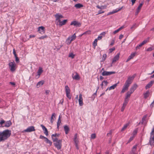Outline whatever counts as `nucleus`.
<instances>
[{"mask_svg": "<svg viewBox=\"0 0 154 154\" xmlns=\"http://www.w3.org/2000/svg\"><path fill=\"white\" fill-rule=\"evenodd\" d=\"M11 134V131L9 130H5L0 132V142L4 141L9 138Z\"/></svg>", "mask_w": 154, "mask_h": 154, "instance_id": "f257e3e1", "label": "nucleus"}, {"mask_svg": "<svg viewBox=\"0 0 154 154\" xmlns=\"http://www.w3.org/2000/svg\"><path fill=\"white\" fill-rule=\"evenodd\" d=\"M134 77V75L128 77V79L126 81L123 88L121 91V93H124L125 91L127 90L128 89V87L130 86V85L132 83Z\"/></svg>", "mask_w": 154, "mask_h": 154, "instance_id": "f03ea898", "label": "nucleus"}, {"mask_svg": "<svg viewBox=\"0 0 154 154\" xmlns=\"http://www.w3.org/2000/svg\"><path fill=\"white\" fill-rule=\"evenodd\" d=\"M53 141L54 142V144L55 147L58 150L60 149L62 146V140H59L57 138H55Z\"/></svg>", "mask_w": 154, "mask_h": 154, "instance_id": "7ed1b4c3", "label": "nucleus"}, {"mask_svg": "<svg viewBox=\"0 0 154 154\" xmlns=\"http://www.w3.org/2000/svg\"><path fill=\"white\" fill-rule=\"evenodd\" d=\"M8 65L10 69L11 72H14L15 70L16 64L14 61L10 62L8 64Z\"/></svg>", "mask_w": 154, "mask_h": 154, "instance_id": "20e7f679", "label": "nucleus"}, {"mask_svg": "<svg viewBox=\"0 0 154 154\" xmlns=\"http://www.w3.org/2000/svg\"><path fill=\"white\" fill-rule=\"evenodd\" d=\"M35 131L34 127L33 126H31L28 127L26 129L24 130L23 132H29Z\"/></svg>", "mask_w": 154, "mask_h": 154, "instance_id": "39448f33", "label": "nucleus"}, {"mask_svg": "<svg viewBox=\"0 0 154 154\" xmlns=\"http://www.w3.org/2000/svg\"><path fill=\"white\" fill-rule=\"evenodd\" d=\"M115 73V72L114 71L107 72L104 71L102 73V75L103 76H107L111 75Z\"/></svg>", "mask_w": 154, "mask_h": 154, "instance_id": "423d86ee", "label": "nucleus"}, {"mask_svg": "<svg viewBox=\"0 0 154 154\" xmlns=\"http://www.w3.org/2000/svg\"><path fill=\"white\" fill-rule=\"evenodd\" d=\"M143 2L140 4L137 8L135 12V15H137L138 14V13L140 12L141 8L143 5Z\"/></svg>", "mask_w": 154, "mask_h": 154, "instance_id": "0eeeda50", "label": "nucleus"}, {"mask_svg": "<svg viewBox=\"0 0 154 154\" xmlns=\"http://www.w3.org/2000/svg\"><path fill=\"white\" fill-rule=\"evenodd\" d=\"M79 104L80 106H82L83 105L82 95L80 94L79 95Z\"/></svg>", "mask_w": 154, "mask_h": 154, "instance_id": "6e6552de", "label": "nucleus"}, {"mask_svg": "<svg viewBox=\"0 0 154 154\" xmlns=\"http://www.w3.org/2000/svg\"><path fill=\"white\" fill-rule=\"evenodd\" d=\"M54 16L56 18V20H58V21L60 20V19L63 17V16L59 13L56 14Z\"/></svg>", "mask_w": 154, "mask_h": 154, "instance_id": "1a4fd4ad", "label": "nucleus"}, {"mask_svg": "<svg viewBox=\"0 0 154 154\" xmlns=\"http://www.w3.org/2000/svg\"><path fill=\"white\" fill-rule=\"evenodd\" d=\"M119 53L118 54H117L112 59V63L116 62L119 59Z\"/></svg>", "mask_w": 154, "mask_h": 154, "instance_id": "9d476101", "label": "nucleus"}, {"mask_svg": "<svg viewBox=\"0 0 154 154\" xmlns=\"http://www.w3.org/2000/svg\"><path fill=\"white\" fill-rule=\"evenodd\" d=\"M154 83V81H151L145 87L146 89H147L151 87Z\"/></svg>", "mask_w": 154, "mask_h": 154, "instance_id": "9b49d317", "label": "nucleus"}, {"mask_svg": "<svg viewBox=\"0 0 154 154\" xmlns=\"http://www.w3.org/2000/svg\"><path fill=\"white\" fill-rule=\"evenodd\" d=\"M38 31L42 34H44L45 32V28L42 26L39 27Z\"/></svg>", "mask_w": 154, "mask_h": 154, "instance_id": "f8f14e48", "label": "nucleus"}, {"mask_svg": "<svg viewBox=\"0 0 154 154\" xmlns=\"http://www.w3.org/2000/svg\"><path fill=\"white\" fill-rule=\"evenodd\" d=\"M137 84H134L130 89L129 91L133 93L137 88Z\"/></svg>", "mask_w": 154, "mask_h": 154, "instance_id": "ddd939ff", "label": "nucleus"}, {"mask_svg": "<svg viewBox=\"0 0 154 154\" xmlns=\"http://www.w3.org/2000/svg\"><path fill=\"white\" fill-rule=\"evenodd\" d=\"M122 8V7H121V8H120L118 10L115 9V10H113L112 11L108 13L107 14V15H111V14H113L117 13V12L120 11Z\"/></svg>", "mask_w": 154, "mask_h": 154, "instance_id": "4468645a", "label": "nucleus"}, {"mask_svg": "<svg viewBox=\"0 0 154 154\" xmlns=\"http://www.w3.org/2000/svg\"><path fill=\"white\" fill-rule=\"evenodd\" d=\"M41 126L42 127L43 130L44 131V133L47 136L48 135V132L47 128H46V127L42 125H41Z\"/></svg>", "mask_w": 154, "mask_h": 154, "instance_id": "2eb2a0df", "label": "nucleus"}, {"mask_svg": "<svg viewBox=\"0 0 154 154\" xmlns=\"http://www.w3.org/2000/svg\"><path fill=\"white\" fill-rule=\"evenodd\" d=\"M154 137H152L151 136L150 138L149 141V144L151 146H154Z\"/></svg>", "mask_w": 154, "mask_h": 154, "instance_id": "dca6fc26", "label": "nucleus"}, {"mask_svg": "<svg viewBox=\"0 0 154 154\" xmlns=\"http://www.w3.org/2000/svg\"><path fill=\"white\" fill-rule=\"evenodd\" d=\"M67 21V20H64L62 21H60V20H59L58 21L59 22V25L60 26L64 25L66 23Z\"/></svg>", "mask_w": 154, "mask_h": 154, "instance_id": "f3484780", "label": "nucleus"}, {"mask_svg": "<svg viewBox=\"0 0 154 154\" xmlns=\"http://www.w3.org/2000/svg\"><path fill=\"white\" fill-rule=\"evenodd\" d=\"M64 128L66 134H67L69 131V129L67 125H65L64 126Z\"/></svg>", "mask_w": 154, "mask_h": 154, "instance_id": "a211bd4d", "label": "nucleus"}, {"mask_svg": "<svg viewBox=\"0 0 154 154\" xmlns=\"http://www.w3.org/2000/svg\"><path fill=\"white\" fill-rule=\"evenodd\" d=\"M61 116H59L58 121H57V128L58 129L59 128V126L60 125V124L61 123Z\"/></svg>", "mask_w": 154, "mask_h": 154, "instance_id": "6ab92c4d", "label": "nucleus"}, {"mask_svg": "<svg viewBox=\"0 0 154 154\" xmlns=\"http://www.w3.org/2000/svg\"><path fill=\"white\" fill-rule=\"evenodd\" d=\"M44 83V81L43 80L39 82L36 85V86L37 88H39L40 86L42 85Z\"/></svg>", "mask_w": 154, "mask_h": 154, "instance_id": "aec40b11", "label": "nucleus"}, {"mask_svg": "<svg viewBox=\"0 0 154 154\" xmlns=\"http://www.w3.org/2000/svg\"><path fill=\"white\" fill-rule=\"evenodd\" d=\"M11 122L10 121H7L5 123V126L6 127H8L11 125Z\"/></svg>", "mask_w": 154, "mask_h": 154, "instance_id": "412c9836", "label": "nucleus"}, {"mask_svg": "<svg viewBox=\"0 0 154 154\" xmlns=\"http://www.w3.org/2000/svg\"><path fill=\"white\" fill-rule=\"evenodd\" d=\"M76 35L75 33L72 35L70 36L69 37L71 39V41H72L74 40L76 38Z\"/></svg>", "mask_w": 154, "mask_h": 154, "instance_id": "4be33fe9", "label": "nucleus"}, {"mask_svg": "<svg viewBox=\"0 0 154 154\" xmlns=\"http://www.w3.org/2000/svg\"><path fill=\"white\" fill-rule=\"evenodd\" d=\"M42 72L43 70L40 67H39L37 72V75L39 76H40L41 74L42 73Z\"/></svg>", "mask_w": 154, "mask_h": 154, "instance_id": "5701e85b", "label": "nucleus"}, {"mask_svg": "<svg viewBox=\"0 0 154 154\" xmlns=\"http://www.w3.org/2000/svg\"><path fill=\"white\" fill-rule=\"evenodd\" d=\"M65 91L66 93H70V90L68 85H66L65 86Z\"/></svg>", "mask_w": 154, "mask_h": 154, "instance_id": "b1692460", "label": "nucleus"}, {"mask_svg": "<svg viewBox=\"0 0 154 154\" xmlns=\"http://www.w3.org/2000/svg\"><path fill=\"white\" fill-rule=\"evenodd\" d=\"M45 141L47 143L49 144V146H51L52 145V142L47 138H45Z\"/></svg>", "mask_w": 154, "mask_h": 154, "instance_id": "393cba45", "label": "nucleus"}, {"mask_svg": "<svg viewBox=\"0 0 154 154\" xmlns=\"http://www.w3.org/2000/svg\"><path fill=\"white\" fill-rule=\"evenodd\" d=\"M146 116H143L142 119V121L141 122V124H145L146 122Z\"/></svg>", "mask_w": 154, "mask_h": 154, "instance_id": "a878e982", "label": "nucleus"}, {"mask_svg": "<svg viewBox=\"0 0 154 154\" xmlns=\"http://www.w3.org/2000/svg\"><path fill=\"white\" fill-rule=\"evenodd\" d=\"M149 91H147L146 93L144 94V98L146 99L149 95Z\"/></svg>", "mask_w": 154, "mask_h": 154, "instance_id": "bb28decb", "label": "nucleus"}, {"mask_svg": "<svg viewBox=\"0 0 154 154\" xmlns=\"http://www.w3.org/2000/svg\"><path fill=\"white\" fill-rule=\"evenodd\" d=\"M117 83H116V84H114V85H112V86L110 87H109V90H111L112 89H114L117 86Z\"/></svg>", "mask_w": 154, "mask_h": 154, "instance_id": "cd10ccee", "label": "nucleus"}, {"mask_svg": "<svg viewBox=\"0 0 154 154\" xmlns=\"http://www.w3.org/2000/svg\"><path fill=\"white\" fill-rule=\"evenodd\" d=\"M96 7L98 9H102L106 8V5H102L101 6H100L99 5H97Z\"/></svg>", "mask_w": 154, "mask_h": 154, "instance_id": "c85d7f7f", "label": "nucleus"}, {"mask_svg": "<svg viewBox=\"0 0 154 154\" xmlns=\"http://www.w3.org/2000/svg\"><path fill=\"white\" fill-rule=\"evenodd\" d=\"M72 41H71V39L69 37L66 40V42L67 44L68 45H69L70 44Z\"/></svg>", "mask_w": 154, "mask_h": 154, "instance_id": "c756f323", "label": "nucleus"}, {"mask_svg": "<svg viewBox=\"0 0 154 154\" xmlns=\"http://www.w3.org/2000/svg\"><path fill=\"white\" fill-rule=\"evenodd\" d=\"M72 77L73 79H77V72H76L73 73Z\"/></svg>", "mask_w": 154, "mask_h": 154, "instance_id": "7c9ffc66", "label": "nucleus"}, {"mask_svg": "<svg viewBox=\"0 0 154 154\" xmlns=\"http://www.w3.org/2000/svg\"><path fill=\"white\" fill-rule=\"evenodd\" d=\"M132 93H131L130 91H128L126 94V96H125V98L128 99V98L130 97L131 94Z\"/></svg>", "mask_w": 154, "mask_h": 154, "instance_id": "2f4dec72", "label": "nucleus"}, {"mask_svg": "<svg viewBox=\"0 0 154 154\" xmlns=\"http://www.w3.org/2000/svg\"><path fill=\"white\" fill-rule=\"evenodd\" d=\"M129 124V123H128L125 125L121 129V131H123L125 130L127 128V127L128 125Z\"/></svg>", "mask_w": 154, "mask_h": 154, "instance_id": "473e14b6", "label": "nucleus"}, {"mask_svg": "<svg viewBox=\"0 0 154 154\" xmlns=\"http://www.w3.org/2000/svg\"><path fill=\"white\" fill-rule=\"evenodd\" d=\"M129 101V99L128 98H125V100L124 102L123 103V105L125 106H126L127 104L128 103Z\"/></svg>", "mask_w": 154, "mask_h": 154, "instance_id": "72a5a7b5", "label": "nucleus"}, {"mask_svg": "<svg viewBox=\"0 0 154 154\" xmlns=\"http://www.w3.org/2000/svg\"><path fill=\"white\" fill-rule=\"evenodd\" d=\"M129 101V99L128 98H125V100L124 102L123 103V105L125 106H126L127 104L128 103Z\"/></svg>", "mask_w": 154, "mask_h": 154, "instance_id": "f704fd0d", "label": "nucleus"}, {"mask_svg": "<svg viewBox=\"0 0 154 154\" xmlns=\"http://www.w3.org/2000/svg\"><path fill=\"white\" fill-rule=\"evenodd\" d=\"M129 101V99L128 98H125V100L124 102L123 103V105L125 106H126L127 104L128 103Z\"/></svg>", "mask_w": 154, "mask_h": 154, "instance_id": "c9c22d12", "label": "nucleus"}, {"mask_svg": "<svg viewBox=\"0 0 154 154\" xmlns=\"http://www.w3.org/2000/svg\"><path fill=\"white\" fill-rule=\"evenodd\" d=\"M136 54L135 52L131 54L128 57L130 58V59H131L135 56Z\"/></svg>", "mask_w": 154, "mask_h": 154, "instance_id": "e433bc0d", "label": "nucleus"}, {"mask_svg": "<svg viewBox=\"0 0 154 154\" xmlns=\"http://www.w3.org/2000/svg\"><path fill=\"white\" fill-rule=\"evenodd\" d=\"M77 136V134H75V137L74 140V141L75 143V145L76 147L77 148V142H76V137Z\"/></svg>", "mask_w": 154, "mask_h": 154, "instance_id": "4c0bfd02", "label": "nucleus"}, {"mask_svg": "<svg viewBox=\"0 0 154 154\" xmlns=\"http://www.w3.org/2000/svg\"><path fill=\"white\" fill-rule=\"evenodd\" d=\"M154 49V47L153 46L149 48H148L146 51H151Z\"/></svg>", "mask_w": 154, "mask_h": 154, "instance_id": "58836bf2", "label": "nucleus"}, {"mask_svg": "<svg viewBox=\"0 0 154 154\" xmlns=\"http://www.w3.org/2000/svg\"><path fill=\"white\" fill-rule=\"evenodd\" d=\"M96 137V134H93L91 135V139H94Z\"/></svg>", "mask_w": 154, "mask_h": 154, "instance_id": "ea45409f", "label": "nucleus"}, {"mask_svg": "<svg viewBox=\"0 0 154 154\" xmlns=\"http://www.w3.org/2000/svg\"><path fill=\"white\" fill-rule=\"evenodd\" d=\"M97 39H95L93 43V45L95 47L97 45Z\"/></svg>", "mask_w": 154, "mask_h": 154, "instance_id": "a19ab883", "label": "nucleus"}, {"mask_svg": "<svg viewBox=\"0 0 154 154\" xmlns=\"http://www.w3.org/2000/svg\"><path fill=\"white\" fill-rule=\"evenodd\" d=\"M70 25H73L74 26H76L77 25V21H73L71 22Z\"/></svg>", "mask_w": 154, "mask_h": 154, "instance_id": "79ce46f5", "label": "nucleus"}, {"mask_svg": "<svg viewBox=\"0 0 154 154\" xmlns=\"http://www.w3.org/2000/svg\"><path fill=\"white\" fill-rule=\"evenodd\" d=\"M106 58V54H104L103 56V57L102 58V61H104Z\"/></svg>", "mask_w": 154, "mask_h": 154, "instance_id": "37998d69", "label": "nucleus"}, {"mask_svg": "<svg viewBox=\"0 0 154 154\" xmlns=\"http://www.w3.org/2000/svg\"><path fill=\"white\" fill-rule=\"evenodd\" d=\"M75 56V55L74 54L72 53H70L69 55V57H71L73 59L74 58Z\"/></svg>", "mask_w": 154, "mask_h": 154, "instance_id": "c03bdc74", "label": "nucleus"}, {"mask_svg": "<svg viewBox=\"0 0 154 154\" xmlns=\"http://www.w3.org/2000/svg\"><path fill=\"white\" fill-rule=\"evenodd\" d=\"M59 134H52L51 135V137L52 138V139L53 140L54 139V137H58V136Z\"/></svg>", "mask_w": 154, "mask_h": 154, "instance_id": "a18cd8bd", "label": "nucleus"}, {"mask_svg": "<svg viewBox=\"0 0 154 154\" xmlns=\"http://www.w3.org/2000/svg\"><path fill=\"white\" fill-rule=\"evenodd\" d=\"M66 96L69 99H70L71 98V96L70 94V93H66Z\"/></svg>", "mask_w": 154, "mask_h": 154, "instance_id": "49530a36", "label": "nucleus"}, {"mask_svg": "<svg viewBox=\"0 0 154 154\" xmlns=\"http://www.w3.org/2000/svg\"><path fill=\"white\" fill-rule=\"evenodd\" d=\"M147 42V40H144L140 44L141 46H143L145 44H146Z\"/></svg>", "mask_w": 154, "mask_h": 154, "instance_id": "de8ad7c7", "label": "nucleus"}, {"mask_svg": "<svg viewBox=\"0 0 154 154\" xmlns=\"http://www.w3.org/2000/svg\"><path fill=\"white\" fill-rule=\"evenodd\" d=\"M137 129H135L134 131H133V136H134L135 135H136L137 133Z\"/></svg>", "mask_w": 154, "mask_h": 154, "instance_id": "09e8293b", "label": "nucleus"}, {"mask_svg": "<svg viewBox=\"0 0 154 154\" xmlns=\"http://www.w3.org/2000/svg\"><path fill=\"white\" fill-rule=\"evenodd\" d=\"M134 136H133L131 137H130L129 139V140L128 143H129L132 140H133V139L134 138Z\"/></svg>", "mask_w": 154, "mask_h": 154, "instance_id": "8fccbe9b", "label": "nucleus"}, {"mask_svg": "<svg viewBox=\"0 0 154 154\" xmlns=\"http://www.w3.org/2000/svg\"><path fill=\"white\" fill-rule=\"evenodd\" d=\"M115 50V48L114 47H113L111 48H110L109 49V53H112L113 51Z\"/></svg>", "mask_w": 154, "mask_h": 154, "instance_id": "3c124183", "label": "nucleus"}, {"mask_svg": "<svg viewBox=\"0 0 154 154\" xmlns=\"http://www.w3.org/2000/svg\"><path fill=\"white\" fill-rule=\"evenodd\" d=\"M15 61L17 63H19L20 62V60L19 58L17 56L15 57Z\"/></svg>", "mask_w": 154, "mask_h": 154, "instance_id": "603ef678", "label": "nucleus"}, {"mask_svg": "<svg viewBox=\"0 0 154 154\" xmlns=\"http://www.w3.org/2000/svg\"><path fill=\"white\" fill-rule=\"evenodd\" d=\"M47 36L46 35L42 36H41L39 38L40 39H44L45 38H47Z\"/></svg>", "mask_w": 154, "mask_h": 154, "instance_id": "864d4df0", "label": "nucleus"}, {"mask_svg": "<svg viewBox=\"0 0 154 154\" xmlns=\"http://www.w3.org/2000/svg\"><path fill=\"white\" fill-rule=\"evenodd\" d=\"M90 33H91V31L90 30L88 31H87L85 32H84V33H83L82 35H80V36H81L83 34H90Z\"/></svg>", "mask_w": 154, "mask_h": 154, "instance_id": "5fc2aeb1", "label": "nucleus"}, {"mask_svg": "<svg viewBox=\"0 0 154 154\" xmlns=\"http://www.w3.org/2000/svg\"><path fill=\"white\" fill-rule=\"evenodd\" d=\"M142 46H141V45L140 44L138 45L136 47V50H137L138 49H140V48H141Z\"/></svg>", "mask_w": 154, "mask_h": 154, "instance_id": "6e6d98bb", "label": "nucleus"}, {"mask_svg": "<svg viewBox=\"0 0 154 154\" xmlns=\"http://www.w3.org/2000/svg\"><path fill=\"white\" fill-rule=\"evenodd\" d=\"M103 82L104 83V85H105L106 86L107 85V84H108V82L106 80V81L104 80Z\"/></svg>", "mask_w": 154, "mask_h": 154, "instance_id": "4d7b16f0", "label": "nucleus"}, {"mask_svg": "<svg viewBox=\"0 0 154 154\" xmlns=\"http://www.w3.org/2000/svg\"><path fill=\"white\" fill-rule=\"evenodd\" d=\"M83 6V5L80 3H78V8H80Z\"/></svg>", "mask_w": 154, "mask_h": 154, "instance_id": "13d9d810", "label": "nucleus"}, {"mask_svg": "<svg viewBox=\"0 0 154 154\" xmlns=\"http://www.w3.org/2000/svg\"><path fill=\"white\" fill-rule=\"evenodd\" d=\"M106 34V32H102L101 33L100 35L102 36H105Z\"/></svg>", "mask_w": 154, "mask_h": 154, "instance_id": "bf43d9fd", "label": "nucleus"}, {"mask_svg": "<svg viewBox=\"0 0 154 154\" xmlns=\"http://www.w3.org/2000/svg\"><path fill=\"white\" fill-rule=\"evenodd\" d=\"M112 130H110L109 132L107 134V136H109L110 135L111 136L112 134Z\"/></svg>", "mask_w": 154, "mask_h": 154, "instance_id": "052dcab7", "label": "nucleus"}, {"mask_svg": "<svg viewBox=\"0 0 154 154\" xmlns=\"http://www.w3.org/2000/svg\"><path fill=\"white\" fill-rule=\"evenodd\" d=\"M126 106H125L124 105H123L121 108V111L123 112Z\"/></svg>", "mask_w": 154, "mask_h": 154, "instance_id": "680f3d73", "label": "nucleus"}, {"mask_svg": "<svg viewBox=\"0 0 154 154\" xmlns=\"http://www.w3.org/2000/svg\"><path fill=\"white\" fill-rule=\"evenodd\" d=\"M103 37V36H100V35L97 38V40H100L102 39V38Z\"/></svg>", "mask_w": 154, "mask_h": 154, "instance_id": "e2e57ef3", "label": "nucleus"}, {"mask_svg": "<svg viewBox=\"0 0 154 154\" xmlns=\"http://www.w3.org/2000/svg\"><path fill=\"white\" fill-rule=\"evenodd\" d=\"M154 133V125L152 129V131L151 133H150L151 136H152V135Z\"/></svg>", "mask_w": 154, "mask_h": 154, "instance_id": "0e129e2a", "label": "nucleus"}, {"mask_svg": "<svg viewBox=\"0 0 154 154\" xmlns=\"http://www.w3.org/2000/svg\"><path fill=\"white\" fill-rule=\"evenodd\" d=\"M55 116H51V122L52 123L54 122V117H55Z\"/></svg>", "mask_w": 154, "mask_h": 154, "instance_id": "69168bd1", "label": "nucleus"}, {"mask_svg": "<svg viewBox=\"0 0 154 154\" xmlns=\"http://www.w3.org/2000/svg\"><path fill=\"white\" fill-rule=\"evenodd\" d=\"M13 53L14 56V57L17 56V54L15 52V51L14 49H13Z\"/></svg>", "mask_w": 154, "mask_h": 154, "instance_id": "338daca9", "label": "nucleus"}, {"mask_svg": "<svg viewBox=\"0 0 154 154\" xmlns=\"http://www.w3.org/2000/svg\"><path fill=\"white\" fill-rule=\"evenodd\" d=\"M119 31V29H117L114 31L113 32L114 34H116L117 32H118Z\"/></svg>", "mask_w": 154, "mask_h": 154, "instance_id": "774afa93", "label": "nucleus"}]
</instances>
